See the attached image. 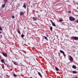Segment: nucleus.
I'll return each mask as SVG.
<instances>
[{
  "label": "nucleus",
  "mask_w": 78,
  "mask_h": 78,
  "mask_svg": "<svg viewBox=\"0 0 78 78\" xmlns=\"http://www.w3.org/2000/svg\"><path fill=\"white\" fill-rule=\"evenodd\" d=\"M68 12V13H71V11H69Z\"/></svg>",
  "instance_id": "nucleus-25"
},
{
  "label": "nucleus",
  "mask_w": 78,
  "mask_h": 78,
  "mask_svg": "<svg viewBox=\"0 0 78 78\" xmlns=\"http://www.w3.org/2000/svg\"><path fill=\"white\" fill-rule=\"evenodd\" d=\"M38 17H40V16H39V15L38 16Z\"/></svg>",
  "instance_id": "nucleus-33"
},
{
  "label": "nucleus",
  "mask_w": 78,
  "mask_h": 78,
  "mask_svg": "<svg viewBox=\"0 0 78 78\" xmlns=\"http://www.w3.org/2000/svg\"><path fill=\"white\" fill-rule=\"evenodd\" d=\"M76 23H78V20L76 21Z\"/></svg>",
  "instance_id": "nucleus-32"
},
{
  "label": "nucleus",
  "mask_w": 78,
  "mask_h": 78,
  "mask_svg": "<svg viewBox=\"0 0 78 78\" xmlns=\"http://www.w3.org/2000/svg\"><path fill=\"white\" fill-rule=\"evenodd\" d=\"M52 25L53 26H54V27H56V24H55V23H52Z\"/></svg>",
  "instance_id": "nucleus-16"
},
{
  "label": "nucleus",
  "mask_w": 78,
  "mask_h": 78,
  "mask_svg": "<svg viewBox=\"0 0 78 78\" xmlns=\"http://www.w3.org/2000/svg\"><path fill=\"white\" fill-rule=\"evenodd\" d=\"M0 30L1 31H2V27H0Z\"/></svg>",
  "instance_id": "nucleus-24"
},
{
  "label": "nucleus",
  "mask_w": 78,
  "mask_h": 78,
  "mask_svg": "<svg viewBox=\"0 0 78 78\" xmlns=\"http://www.w3.org/2000/svg\"><path fill=\"white\" fill-rule=\"evenodd\" d=\"M12 19H14V18H15V17L14 16H12Z\"/></svg>",
  "instance_id": "nucleus-23"
},
{
  "label": "nucleus",
  "mask_w": 78,
  "mask_h": 78,
  "mask_svg": "<svg viewBox=\"0 0 78 78\" xmlns=\"http://www.w3.org/2000/svg\"><path fill=\"white\" fill-rule=\"evenodd\" d=\"M14 75V76H15V77H16V76H17V75H16V74H15V73H14L13 74Z\"/></svg>",
  "instance_id": "nucleus-22"
},
{
  "label": "nucleus",
  "mask_w": 78,
  "mask_h": 78,
  "mask_svg": "<svg viewBox=\"0 0 78 78\" xmlns=\"http://www.w3.org/2000/svg\"><path fill=\"white\" fill-rule=\"evenodd\" d=\"M13 63H14V64H15V65H17V64H16V62H13Z\"/></svg>",
  "instance_id": "nucleus-27"
},
{
  "label": "nucleus",
  "mask_w": 78,
  "mask_h": 78,
  "mask_svg": "<svg viewBox=\"0 0 78 78\" xmlns=\"http://www.w3.org/2000/svg\"><path fill=\"white\" fill-rule=\"evenodd\" d=\"M5 5H6L5 4H2V8H4V7H5Z\"/></svg>",
  "instance_id": "nucleus-17"
},
{
  "label": "nucleus",
  "mask_w": 78,
  "mask_h": 78,
  "mask_svg": "<svg viewBox=\"0 0 78 78\" xmlns=\"http://www.w3.org/2000/svg\"><path fill=\"white\" fill-rule=\"evenodd\" d=\"M69 19L71 21H74L75 20V18L72 17V16H70L69 17Z\"/></svg>",
  "instance_id": "nucleus-1"
},
{
  "label": "nucleus",
  "mask_w": 78,
  "mask_h": 78,
  "mask_svg": "<svg viewBox=\"0 0 78 78\" xmlns=\"http://www.w3.org/2000/svg\"><path fill=\"white\" fill-rule=\"evenodd\" d=\"M59 21L60 22H62V21H63V20L60 19L59 20Z\"/></svg>",
  "instance_id": "nucleus-18"
},
{
  "label": "nucleus",
  "mask_w": 78,
  "mask_h": 78,
  "mask_svg": "<svg viewBox=\"0 0 78 78\" xmlns=\"http://www.w3.org/2000/svg\"><path fill=\"white\" fill-rule=\"evenodd\" d=\"M23 7H24L25 8V9H26L27 8V6H26V4H24L23 6Z\"/></svg>",
  "instance_id": "nucleus-10"
},
{
  "label": "nucleus",
  "mask_w": 78,
  "mask_h": 78,
  "mask_svg": "<svg viewBox=\"0 0 78 78\" xmlns=\"http://www.w3.org/2000/svg\"><path fill=\"white\" fill-rule=\"evenodd\" d=\"M38 74L39 75V76H40L41 77V78H42V75H41V73L39 72H38Z\"/></svg>",
  "instance_id": "nucleus-8"
},
{
  "label": "nucleus",
  "mask_w": 78,
  "mask_h": 78,
  "mask_svg": "<svg viewBox=\"0 0 78 78\" xmlns=\"http://www.w3.org/2000/svg\"><path fill=\"white\" fill-rule=\"evenodd\" d=\"M55 69L56 70V71H59V69L57 67H55Z\"/></svg>",
  "instance_id": "nucleus-14"
},
{
  "label": "nucleus",
  "mask_w": 78,
  "mask_h": 78,
  "mask_svg": "<svg viewBox=\"0 0 78 78\" xmlns=\"http://www.w3.org/2000/svg\"><path fill=\"white\" fill-rule=\"evenodd\" d=\"M2 32L0 31V34H2Z\"/></svg>",
  "instance_id": "nucleus-28"
},
{
  "label": "nucleus",
  "mask_w": 78,
  "mask_h": 78,
  "mask_svg": "<svg viewBox=\"0 0 78 78\" xmlns=\"http://www.w3.org/2000/svg\"><path fill=\"white\" fill-rule=\"evenodd\" d=\"M32 19L34 21H36V20H37V18L34 17H32Z\"/></svg>",
  "instance_id": "nucleus-6"
},
{
  "label": "nucleus",
  "mask_w": 78,
  "mask_h": 78,
  "mask_svg": "<svg viewBox=\"0 0 78 78\" xmlns=\"http://www.w3.org/2000/svg\"><path fill=\"white\" fill-rule=\"evenodd\" d=\"M24 14V13L23 12H20V15L21 16H22Z\"/></svg>",
  "instance_id": "nucleus-7"
},
{
  "label": "nucleus",
  "mask_w": 78,
  "mask_h": 78,
  "mask_svg": "<svg viewBox=\"0 0 78 78\" xmlns=\"http://www.w3.org/2000/svg\"><path fill=\"white\" fill-rule=\"evenodd\" d=\"M7 67H8V66H7Z\"/></svg>",
  "instance_id": "nucleus-34"
},
{
  "label": "nucleus",
  "mask_w": 78,
  "mask_h": 78,
  "mask_svg": "<svg viewBox=\"0 0 78 78\" xmlns=\"http://www.w3.org/2000/svg\"><path fill=\"white\" fill-rule=\"evenodd\" d=\"M50 21L51 22V23H53V21H52V20H50Z\"/></svg>",
  "instance_id": "nucleus-26"
},
{
  "label": "nucleus",
  "mask_w": 78,
  "mask_h": 78,
  "mask_svg": "<svg viewBox=\"0 0 78 78\" xmlns=\"http://www.w3.org/2000/svg\"><path fill=\"white\" fill-rule=\"evenodd\" d=\"M44 37L46 41H48V38H47V37H45V36H44Z\"/></svg>",
  "instance_id": "nucleus-13"
},
{
  "label": "nucleus",
  "mask_w": 78,
  "mask_h": 78,
  "mask_svg": "<svg viewBox=\"0 0 78 78\" xmlns=\"http://www.w3.org/2000/svg\"><path fill=\"white\" fill-rule=\"evenodd\" d=\"M4 64L5 65V66H6V63H5V62H4Z\"/></svg>",
  "instance_id": "nucleus-30"
},
{
  "label": "nucleus",
  "mask_w": 78,
  "mask_h": 78,
  "mask_svg": "<svg viewBox=\"0 0 78 78\" xmlns=\"http://www.w3.org/2000/svg\"><path fill=\"white\" fill-rule=\"evenodd\" d=\"M72 39L73 40H78V37H72Z\"/></svg>",
  "instance_id": "nucleus-2"
},
{
  "label": "nucleus",
  "mask_w": 78,
  "mask_h": 78,
  "mask_svg": "<svg viewBox=\"0 0 78 78\" xmlns=\"http://www.w3.org/2000/svg\"><path fill=\"white\" fill-rule=\"evenodd\" d=\"M70 57V61H73V58H72V56H69Z\"/></svg>",
  "instance_id": "nucleus-5"
},
{
  "label": "nucleus",
  "mask_w": 78,
  "mask_h": 78,
  "mask_svg": "<svg viewBox=\"0 0 78 78\" xmlns=\"http://www.w3.org/2000/svg\"><path fill=\"white\" fill-rule=\"evenodd\" d=\"M76 78H77V77H76Z\"/></svg>",
  "instance_id": "nucleus-35"
},
{
  "label": "nucleus",
  "mask_w": 78,
  "mask_h": 78,
  "mask_svg": "<svg viewBox=\"0 0 78 78\" xmlns=\"http://www.w3.org/2000/svg\"><path fill=\"white\" fill-rule=\"evenodd\" d=\"M60 53H62L64 56H66V55L65 54V53L63 52V51L62 50H60Z\"/></svg>",
  "instance_id": "nucleus-3"
},
{
  "label": "nucleus",
  "mask_w": 78,
  "mask_h": 78,
  "mask_svg": "<svg viewBox=\"0 0 78 78\" xmlns=\"http://www.w3.org/2000/svg\"><path fill=\"white\" fill-rule=\"evenodd\" d=\"M72 73H77V72H76V71H73Z\"/></svg>",
  "instance_id": "nucleus-15"
},
{
  "label": "nucleus",
  "mask_w": 78,
  "mask_h": 78,
  "mask_svg": "<svg viewBox=\"0 0 78 78\" xmlns=\"http://www.w3.org/2000/svg\"><path fill=\"white\" fill-rule=\"evenodd\" d=\"M17 31L19 34H20V30H19V29L18 28L17 29Z\"/></svg>",
  "instance_id": "nucleus-9"
},
{
  "label": "nucleus",
  "mask_w": 78,
  "mask_h": 78,
  "mask_svg": "<svg viewBox=\"0 0 78 78\" xmlns=\"http://www.w3.org/2000/svg\"><path fill=\"white\" fill-rule=\"evenodd\" d=\"M21 37H22V38H23V37H24V34H22L21 35Z\"/></svg>",
  "instance_id": "nucleus-19"
},
{
  "label": "nucleus",
  "mask_w": 78,
  "mask_h": 78,
  "mask_svg": "<svg viewBox=\"0 0 78 78\" xmlns=\"http://www.w3.org/2000/svg\"><path fill=\"white\" fill-rule=\"evenodd\" d=\"M4 2H5V4L6 3V2H7V0H4Z\"/></svg>",
  "instance_id": "nucleus-21"
},
{
  "label": "nucleus",
  "mask_w": 78,
  "mask_h": 78,
  "mask_svg": "<svg viewBox=\"0 0 78 78\" xmlns=\"http://www.w3.org/2000/svg\"><path fill=\"white\" fill-rule=\"evenodd\" d=\"M1 53H2L3 55L4 56H5V57H6V56H7V54H6V53L2 52Z\"/></svg>",
  "instance_id": "nucleus-4"
},
{
  "label": "nucleus",
  "mask_w": 78,
  "mask_h": 78,
  "mask_svg": "<svg viewBox=\"0 0 78 78\" xmlns=\"http://www.w3.org/2000/svg\"><path fill=\"white\" fill-rule=\"evenodd\" d=\"M72 67L73 69H76V67L75 65L73 66Z\"/></svg>",
  "instance_id": "nucleus-12"
},
{
  "label": "nucleus",
  "mask_w": 78,
  "mask_h": 78,
  "mask_svg": "<svg viewBox=\"0 0 78 78\" xmlns=\"http://www.w3.org/2000/svg\"><path fill=\"white\" fill-rule=\"evenodd\" d=\"M1 61L2 62V63H3L5 62V60H3V59H1Z\"/></svg>",
  "instance_id": "nucleus-11"
},
{
  "label": "nucleus",
  "mask_w": 78,
  "mask_h": 78,
  "mask_svg": "<svg viewBox=\"0 0 78 78\" xmlns=\"http://www.w3.org/2000/svg\"><path fill=\"white\" fill-rule=\"evenodd\" d=\"M35 11V10H33V11H32V12H34Z\"/></svg>",
  "instance_id": "nucleus-29"
},
{
  "label": "nucleus",
  "mask_w": 78,
  "mask_h": 78,
  "mask_svg": "<svg viewBox=\"0 0 78 78\" xmlns=\"http://www.w3.org/2000/svg\"><path fill=\"white\" fill-rule=\"evenodd\" d=\"M50 30H51V31H52V30H53V28L51 26L50 27Z\"/></svg>",
  "instance_id": "nucleus-20"
},
{
  "label": "nucleus",
  "mask_w": 78,
  "mask_h": 78,
  "mask_svg": "<svg viewBox=\"0 0 78 78\" xmlns=\"http://www.w3.org/2000/svg\"><path fill=\"white\" fill-rule=\"evenodd\" d=\"M46 36H47V37H48V35H46Z\"/></svg>",
  "instance_id": "nucleus-31"
}]
</instances>
